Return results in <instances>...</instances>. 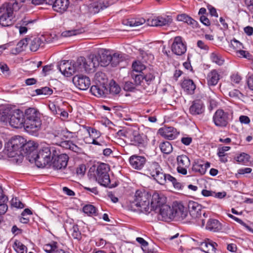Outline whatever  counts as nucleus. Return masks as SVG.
Here are the masks:
<instances>
[{"label": "nucleus", "mask_w": 253, "mask_h": 253, "mask_svg": "<svg viewBox=\"0 0 253 253\" xmlns=\"http://www.w3.org/2000/svg\"><path fill=\"white\" fill-rule=\"evenodd\" d=\"M136 240L141 245L142 250H143L144 248H146V246H148V242L146 241L143 238L141 237H137Z\"/></svg>", "instance_id": "obj_62"}, {"label": "nucleus", "mask_w": 253, "mask_h": 253, "mask_svg": "<svg viewBox=\"0 0 253 253\" xmlns=\"http://www.w3.org/2000/svg\"><path fill=\"white\" fill-rule=\"evenodd\" d=\"M0 24L7 27L12 24L13 13L11 10H8L6 7L1 5L0 7Z\"/></svg>", "instance_id": "obj_14"}, {"label": "nucleus", "mask_w": 253, "mask_h": 253, "mask_svg": "<svg viewBox=\"0 0 253 253\" xmlns=\"http://www.w3.org/2000/svg\"><path fill=\"white\" fill-rule=\"evenodd\" d=\"M188 215L186 208L183 205H179L173 209V218L177 220H182Z\"/></svg>", "instance_id": "obj_25"}, {"label": "nucleus", "mask_w": 253, "mask_h": 253, "mask_svg": "<svg viewBox=\"0 0 253 253\" xmlns=\"http://www.w3.org/2000/svg\"><path fill=\"white\" fill-rule=\"evenodd\" d=\"M71 134L67 128H60L49 134V138L53 144L59 145L63 140L70 137Z\"/></svg>", "instance_id": "obj_9"}, {"label": "nucleus", "mask_w": 253, "mask_h": 253, "mask_svg": "<svg viewBox=\"0 0 253 253\" xmlns=\"http://www.w3.org/2000/svg\"><path fill=\"white\" fill-rule=\"evenodd\" d=\"M90 92L93 95L98 97H105L108 91L107 88L105 86V82L99 84L92 85L90 88Z\"/></svg>", "instance_id": "obj_23"}, {"label": "nucleus", "mask_w": 253, "mask_h": 253, "mask_svg": "<svg viewBox=\"0 0 253 253\" xmlns=\"http://www.w3.org/2000/svg\"><path fill=\"white\" fill-rule=\"evenodd\" d=\"M12 205L17 208H23L24 207V204L17 199H15V200H12Z\"/></svg>", "instance_id": "obj_63"}, {"label": "nucleus", "mask_w": 253, "mask_h": 253, "mask_svg": "<svg viewBox=\"0 0 253 253\" xmlns=\"http://www.w3.org/2000/svg\"><path fill=\"white\" fill-rule=\"evenodd\" d=\"M130 144L138 147H145L147 143V137L143 134L134 132L130 137Z\"/></svg>", "instance_id": "obj_21"}, {"label": "nucleus", "mask_w": 253, "mask_h": 253, "mask_svg": "<svg viewBox=\"0 0 253 253\" xmlns=\"http://www.w3.org/2000/svg\"><path fill=\"white\" fill-rule=\"evenodd\" d=\"M146 158L144 156L134 155L129 159L131 167L134 169L140 170L146 163Z\"/></svg>", "instance_id": "obj_22"}, {"label": "nucleus", "mask_w": 253, "mask_h": 253, "mask_svg": "<svg viewBox=\"0 0 253 253\" xmlns=\"http://www.w3.org/2000/svg\"><path fill=\"white\" fill-rule=\"evenodd\" d=\"M250 159V156L249 155L243 153L237 157L236 160L239 163L245 164L249 161Z\"/></svg>", "instance_id": "obj_47"}, {"label": "nucleus", "mask_w": 253, "mask_h": 253, "mask_svg": "<svg viewBox=\"0 0 253 253\" xmlns=\"http://www.w3.org/2000/svg\"><path fill=\"white\" fill-rule=\"evenodd\" d=\"M186 23L192 28H197L199 26L198 22L189 16H188Z\"/></svg>", "instance_id": "obj_53"}, {"label": "nucleus", "mask_w": 253, "mask_h": 253, "mask_svg": "<svg viewBox=\"0 0 253 253\" xmlns=\"http://www.w3.org/2000/svg\"><path fill=\"white\" fill-rule=\"evenodd\" d=\"M173 209L166 204L164 205L157 211V213H159L158 219L165 221H169L173 219Z\"/></svg>", "instance_id": "obj_15"}, {"label": "nucleus", "mask_w": 253, "mask_h": 253, "mask_svg": "<svg viewBox=\"0 0 253 253\" xmlns=\"http://www.w3.org/2000/svg\"><path fill=\"white\" fill-rule=\"evenodd\" d=\"M34 159L38 168H44L49 165L54 169H65L69 160L68 156L61 153L59 149L53 146L47 145L39 151Z\"/></svg>", "instance_id": "obj_1"}, {"label": "nucleus", "mask_w": 253, "mask_h": 253, "mask_svg": "<svg viewBox=\"0 0 253 253\" xmlns=\"http://www.w3.org/2000/svg\"><path fill=\"white\" fill-rule=\"evenodd\" d=\"M211 58L212 61L219 65H221L223 63L224 60L221 58L220 55L215 52L211 54Z\"/></svg>", "instance_id": "obj_50"}, {"label": "nucleus", "mask_w": 253, "mask_h": 253, "mask_svg": "<svg viewBox=\"0 0 253 253\" xmlns=\"http://www.w3.org/2000/svg\"><path fill=\"white\" fill-rule=\"evenodd\" d=\"M83 211L88 215H95L96 208L92 205H87L84 207Z\"/></svg>", "instance_id": "obj_43"}, {"label": "nucleus", "mask_w": 253, "mask_h": 253, "mask_svg": "<svg viewBox=\"0 0 253 253\" xmlns=\"http://www.w3.org/2000/svg\"><path fill=\"white\" fill-rule=\"evenodd\" d=\"M131 77L133 79L135 85H141L144 82V75L141 74H136L134 72L130 73Z\"/></svg>", "instance_id": "obj_39"}, {"label": "nucleus", "mask_w": 253, "mask_h": 253, "mask_svg": "<svg viewBox=\"0 0 253 253\" xmlns=\"http://www.w3.org/2000/svg\"><path fill=\"white\" fill-rule=\"evenodd\" d=\"M10 125L14 128H21L25 124L23 112L19 109L13 110L9 114Z\"/></svg>", "instance_id": "obj_11"}, {"label": "nucleus", "mask_w": 253, "mask_h": 253, "mask_svg": "<svg viewBox=\"0 0 253 253\" xmlns=\"http://www.w3.org/2000/svg\"><path fill=\"white\" fill-rule=\"evenodd\" d=\"M159 132L161 135L169 140L174 139L176 135V129L171 126L161 128L159 129Z\"/></svg>", "instance_id": "obj_28"}, {"label": "nucleus", "mask_w": 253, "mask_h": 253, "mask_svg": "<svg viewBox=\"0 0 253 253\" xmlns=\"http://www.w3.org/2000/svg\"><path fill=\"white\" fill-rule=\"evenodd\" d=\"M206 229L210 231L217 232L222 229V225L218 220L211 218L207 222Z\"/></svg>", "instance_id": "obj_29"}, {"label": "nucleus", "mask_w": 253, "mask_h": 253, "mask_svg": "<svg viewBox=\"0 0 253 253\" xmlns=\"http://www.w3.org/2000/svg\"><path fill=\"white\" fill-rule=\"evenodd\" d=\"M13 248L17 253H27V248L20 242L16 240L13 245Z\"/></svg>", "instance_id": "obj_40"}, {"label": "nucleus", "mask_w": 253, "mask_h": 253, "mask_svg": "<svg viewBox=\"0 0 253 253\" xmlns=\"http://www.w3.org/2000/svg\"><path fill=\"white\" fill-rule=\"evenodd\" d=\"M188 208L189 214L192 218L196 219L198 221V223L201 226H204L205 219L203 217L207 218L208 214L205 211L202 210V206L197 202L190 201L188 203Z\"/></svg>", "instance_id": "obj_7"}, {"label": "nucleus", "mask_w": 253, "mask_h": 253, "mask_svg": "<svg viewBox=\"0 0 253 253\" xmlns=\"http://www.w3.org/2000/svg\"><path fill=\"white\" fill-rule=\"evenodd\" d=\"M4 7H6L8 10H11L13 14L14 11L18 10L22 6V3H19L17 1H15V0H12L9 3H5L2 4Z\"/></svg>", "instance_id": "obj_37"}, {"label": "nucleus", "mask_w": 253, "mask_h": 253, "mask_svg": "<svg viewBox=\"0 0 253 253\" xmlns=\"http://www.w3.org/2000/svg\"><path fill=\"white\" fill-rule=\"evenodd\" d=\"M56 244L57 243L55 242L46 244L43 246V250L47 253H53L57 249Z\"/></svg>", "instance_id": "obj_44"}, {"label": "nucleus", "mask_w": 253, "mask_h": 253, "mask_svg": "<svg viewBox=\"0 0 253 253\" xmlns=\"http://www.w3.org/2000/svg\"><path fill=\"white\" fill-rule=\"evenodd\" d=\"M86 170L85 166L84 165H81L77 168L76 172L78 175L83 176L84 175Z\"/></svg>", "instance_id": "obj_60"}, {"label": "nucleus", "mask_w": 253, "mask_h": 253, "mask_svg": "<svg viewBox=\"0 0 253 253\" xmlns=\"http://www.w3.org/2000/svg\"><path fill=\"white\" fill-rule=\"evenodd\" d=\"M120 90L121 88L116 83L114 82L113 84H110L109 91L111 93L117 94L120 92Z\"/></svg>", "instance_id": "obj_51"}, {"label": "nucleus", "mask_w": 253, "mask_h": 253, "mask_svg": "<svg viewBox=\"0 0 253 253\" xmlns=\"http://www.w3.org/2000/svg\"><path fill=\"white\" fill-rule=\"evenodd\" d=\"M150 197L151 195L145 191L137 190L133 201L130 202V207L131 210L146 214L149 213Z\"/></svg>", "instance_id": "obj_4"}, {"label": "nucleus", "mask_w": 253, "mask_h": 253, "mask_svg": "<svg viewBox=\"0 0 253 253\" xmlns=\"http://www.w3.org/2000/svg\"><path fill=\"white\" fill-rule=\"evenodd\" d=\"M197 245L200 246L202 250L206 253H216L217 244L209 238H206L204 241L197 242Z\"/></svg>", "instance_id": "obj_20"}, {"label": "nucleus", "mask_w": 253, "mask_h": 253, "mask_svg": "<svg viewBox=\"0 0 253 253\" xmlns=\"http://www.w3.org/2000/svg\"><path fill=\"white\" fill-rule=\"evenodd\" d=\"M24 116L25 127L28 132L33 134L41 129V114L37 109L29 108L26 109Z\"/></svg>", "instance_id": "obj_3"}, {"label": "nucleus", "mask_w": 253, "mask_h": 253, "mask_svg": "<svg viewBox=\"0 0 253 253\" xmlns=\"http://www.w3.org/2000/svg\"><path fill=\"white\" fill-rule=\"evenodd\" d=\"M32 214V212L29 209H25L21 213V217L20 218L19 220L21 223H27L29 221V218L28 216Z\"/></svg>", "instance_id": "obj_41"}, {"label": "nucleus", "mask_w": 253, "mask_h": 253, "mask_svg": "<svg viewBox=\"0 0 253 253\" xmlns=\"http://www.w3.org/2000/svg\"><path fill=\"white\" fill-rule=\"evenodd\" d=\"M192 170L201 174H204L206 172V168L204 166V162L197 161L193 165Z\"/></svg>", "instance_id": "obj_36"}, {"label": "nucleus", "mask_w": 253, "mask_h": 253, "mask_svg": "<svg viewBox=\"0 0 253 253\" xmlns=\"http://www.w3.org/2000/svg\"><path fill=\"white\" fill-rule=\"evenodd\" d=\"M72 236L74 238L79 240L81 238V234L77 225H74L70 229Z\"/></svg>", "instance_id": "obj_48"}, {"label": "nucleus", "mask_w": 253, "mask_h": 253, "mask_svg": "<svg viewBox=\"0 0 253 253\" xmlns=\"http://www.w3.org/2000/svg\"><path fill=\"white\" fill-rule=\"evenodd\" d=\"M80 32L78 30L66 31L62 33L61 35L64 37H70L74 35H76L79 34Z\"/></svg>", "instance_id": "obj_54"}, {"label": "nucleus", "mask_w": 253, "mask_h": 253, "mask_svg": "<svg viewBox=\"0 0 253 253\" xmlns=\"http://www.w3.org/2000/svg\"><path fill=\"white\" fill-rule=\"evenodd\" d=\"M29 39L26 38L20 41L17 44L15 48L11 50V54L16 55L23 51L28 44Z\"/></svg>", "instance_id": "obj_32"}, {"label": "nucleus", "mask_w": 253, "mask_h": 253, "mask_svg": "<svg viewBox=\"0 0 253 253\" xmlns=\"http://www.w3.org/2000/svg\"><path fill=\"white\" fill-rule=\"evenodd\" d=\"M37 147V144L34 142H25L22 149L20 150V153H18V156H26L27 159L30 162H35L36 163V161L34 159H35V157L39 154V152H37L36 151Z\"/></svg>", "instance_id": "obj_8"}, {"label": "nucleus", "mask_w": 253, "mask_h": 253, "mask_svg": "<svg viewBox=\"0 0 253 253\" xmlns=\"http://www.w3.org/2000/svg\"><path fill=\"white\" fill-rule=\"evenodd\" d=\"M166 202L167 198L163 194L154 192L152 196L151 206H150V212L153 211L157 213L159 209L165 205Z\"/></svg>", "instance_id": "obj_13"}, {"label": "nucleus", "mask_w": 253, "mask_h": 253, "mask_svg": "<svg viewBox=\"0 0 253 253\" xmlns=\"http://www.w3.org/2000/svg\"><path fill=\"white\" fill-rule=\"evenodd\" d=\"M35 92L37 95H51L53 91L52 89L48 87H44L42 88L36 89Z\"/></svg>", "instance_id": "obj_46"}, {"label": "nucleus", "mask_w": 253, "mask_h": 253, "mask_svg": "<svg viewBox=\"0 0 253 253\" xmlns=\"http://www.w3.org/2000/svg\"><path fill=\"white\" fill-rule=\"evenodd\" d=\"M160 149L161 152L166 154H169L172 151V147L169 141H164L159 145Z\"/></svg>", "instance_id": "obj_38"}, {"label": "nucleus", "mask_w": 253, "mask_h": 253, "mask_svg": "<svg viewBox=\"0 0 253 253\" xmlns=\"http://www.w3.org/2000/svg\"><path fill=\"white\" fill-rule=\"evenodd\" d=\"M145 23V20L141 19H130L124 20L123 21V24L130 27H136L142 25Z\"/></svg>", "instance_id": "obj_35"}, {"label": "nucleus", "mask_w": 253, "mask_h": 253, "mask_svg": "<svg viewBox=\"0 0 253 253\" xmlns=\"http://www.w3.org/2000/svg\"><path fill=\"white\" fill-rule=\"evenodd\" d=\"M73 84L81 90H86L90 85L89 78L82 75H76L73 78Z\"/></svg>", "instance_id": "obj_16"}, {"label": "nucleus", "mask_w": 253, "mask_h": 253, "mask_svg": "<svg viewBox=\"0 0 253 253\" xmlns=\"http://www.w3.org/2000/svg\"><path fill=\"white\" fill-rule=\"evenodd\" d=\"M28 42L30 41V48L32 51H36L42 45V41L40 38H28Z\"/></svg>", "instance_id": "obj_34"}, {"label": "nucleus", "mask_w": 253, "mask_h": 253, "mask_svg": "<svg viewBox=\"0 0 253 253\" xmlns=\"http://www.w3.org/2000/svg\"><path fill=\"white\" fill-rule=\"evenodd\" d=\"M110 170L109 166L105 163H101L98 165L94 176L96 180L101 185L109 188L114 187L111 184V180L108 173Z\"/></svg>", "instance_id": "obj_5"}, {"label": "nucleus", "mask_w": 253, "mask_h": 253, "mask_svg": "<svg viewBox=\"0 0 253 253\" xmlns=\"http://www.w3.org/2000/svg\"><path fill=\"white\" fill-rule=\"evenodd\" d=\"M132 71L136 74H140L141 71L144 69V67L140 62L135 61L132 65Z\"/></svg>", "instance_id": "obj_45"}, {"label": "nucleus", "mask_w": 253, "mask_h": 253, "mask_svg": "<svg viewBox=\"0 0 253 253\" xmlns=\"http://www.w3.org/2000/svg\"><path fill=\"white\" fill-rule=\"evenodd\" d=\"M171 50L177 55H181L186 51V45L183 42L182 38L180 36L175 37L171 45Z\"/></svg>", "instance_id": "obj_17"}, {"label": "nucleus", "mask_w": 253, "mask_h": 253, "mask_svg": "<svg viewBox=\"0 0 253 253\" xmlns=\"http://www.w3.org/2000/svg\"><path fill=\"white\" fill-rule=\"evenodd\" d=\"M72 144V142L69 140H63V141L59 145L65 148L68 149L69 150L71 149V145Z\"/></svg>", "instance_id": "obj_59"}, {"label": "nucleus", "mask_w": 253, "mask_h": 253, "mask_svg": "<svg viewBox=\"0 0 253 253\" xmlns=\"http://www.w3.org/2000/svg\"><path fill=\"white\" fill-rule=\"evenodd\" d=\"M230 149V147L229 146H223L221 148H219L218 149V153H217L218 156L219 157L225 156V152L226 151L229 150Z\"/></svg>", "instance_id": "obj_57"}, {"label": "nucleus", "mask_w": 253, "mask_h": 253, "mask_svg": "<svg viewBox=\"0 0 253 253\" xmlns=\"http://www.w3.org/2000/svg\"><path fill=\"white\" fill-rule=\"evenodd\" d=\"M143 251L146 253H157L158 251L156 249L151 247L148 245V246L146 247V248H144Z\"/></svg>", "instance_id": "obj_64"}, {"label": "nucleus", "mask_w": 253, "mask_h": 253, "mask_svg": "<svg viewBox=\"0 0 253 253\" xmlns=\"http://www.w3.org/2000/svg\"><path fill=\"white\" fill-rule=\"evenodd\" d=\"M189 112L193 115L202 114L204 112V104L201 100H196L189 108Z\"/></svg>", "instance_id": "obj_24"}, {"label": "nucleus", "mask_w": 253, "mask_h": 253, "mask_svg": "<svg viewBox=\"0 0 253 253\" xmlns=\"http://www.w3.org/2000/svg\"><path fill=\"white\" fill-rule=\"evenodd\" d=\"M146 171L160 184L164 185L166 183V177L168 174L163 171L158 163L156 162L148 163Z\"/></svg>", "instance_id": "obj_6"}, {"label": "nucleus", "mask_w": 253, "mask_h": 253, "mask_svg": "<svg viewBox=\"0 0 253 253\" xmlns=\"http://www.w3.org/2000/svg\"><path fill=\"white\" fill-rule=\"evenodd\" d=\"M166 178V182L167 181H169V182H171L173 186L177 188V189H180L181 184L180 183L177 181V180L173 177V176H171L170 174H168Z\"/></svg>", "instance_id": "obj_49"}, {"label": "nucleus", "mask_w": 253, "mask_h": 253, "mask_svg": "<svg viewBox=\"0 0 253 253\" xmlns=\"http://www.w3.org/2000/svg\"><path fill=\"white\" fill-rule=\"evenodd\" d=\"M110 64L112 66H116L120 61H122V56H120L119 54L114 53L113 55H111Z\"/></svg>", "instance_id": "obj_42"}, {"label": "nucleus", "mask_w": 253, "mask_h": 253, "mask_svg": "<svg viewBox=\"0 0 253 253\" xmlns=\"http://www.w3.org/2000/svg\"><path fill=\"white\" fill-rule=\"evenodd\" d=\"M176 160L178 165L177 171L183 175L186 174L187 169L190 166V161L189 158L185 155H182L178 156Z\"/></svg>", "instance_id": "obj_18"}, {"label": "nucleus", "mask_w": 253, "mask_h": 253, "mask_svg": "<svg viewBox=\"0 0 253 253\" xmlns=\"http://www.w3.org/2000/svg\"><path fill=\"white\" fill-rule=\"evenodd\" d=\"M181 86L184 91L189 94H193L196 89V85L190 79L184 80L181 84Z\"/></svg>", "instance_id": "obj_31"}, {"label": "nucleus", "mask_w": 253, "mask_h": 253, "mask_svg": "<svg viewBox=\"0 0 253 253\" xmlns=\"http://www.w3.org/2000/svg\"><path fill=\"white\" fill-rule=\"evenodd\" d=\"M26 141L23 137L20 136H16L11 139L7 145L9 147L8 151L11 153L10 155L12 157L18 155Z\"/></svg>", "instance_id": "obj_10"}, {"label": "nucleus", "mask_w": 253, "mask_h": 253, "mask_svg": "<svg viewBox=\"0 0 253 253\" xmlns=\"http://www.w3.org/2000/svg\"><path fill=\"white\" fill-rule=\"evenodd\" d=\"M97 58L98 65L97 67L100 65L101 66L105 67L110 64L111 54H108L107 52L102 53L98 56L95 55Z\"/></svg>", "instance_id": "obj_30"}, {"label": "nucleus", "mask_w": 253, "mask_h": 253, "mask_svg": "<svg viewBox=\"0 0 253 253\" xmlns=\"http://www.w3.org/2000/svg\"><path fill=\"white\" fill-rule=\"evenodd\" d=\"M88 131L90 136H91L93 139L98 138L100 136V132L95 128H89Z\"/></svg>", "instance_id": "obj_52"}, {"label": "nucleus", "mask_w": 253, "mask_h": 253, "mask_svg": "<svg viewBox=\"0 0 253 253\" xmlns=\"http://www.w3.org/2000/svg\"><path fill=\"white\" fill-rule=\"evenodd\" d=\"M242 78L238 74H233L231 76V81L232 83L238 84Z\"/></svg>", "instance_id": "obj_61"}, {"label": "nucleus", "mask_w": 253, "mask_h": 253, "mask_svg": "<svg viewBox=\"0 0 253 253\" xmlns=\"http://www.w3.org/2000/svg\"><path fill=\"white\" fill-rule=\"evenodd\" d=\"M52 0H32V3L34 5H40L45 3L47 5H49L50 3H52Z\"/></svg>", "instance_id": "obj_56"}, {"label": "nucleus", "mask_w": 253, "mask_h": 253, "mask_svg": "<svg viewBox=\"0 0 253 253\" xmlns=\"http://www.w3.org/2000/svg\"><path fill=\"white\" fill-rule=\"evenodd\" d=\"M148 24L151 26H163L169 25L171 22V20L168 17L166 18L159 16L151 20H148Z\"/></svg>", "instance_id": "obj_27"}, {"label": "nucleus", "mask_w": 253, "mask_h": 253, "mask_svg": "<svg viewBox=\"0 0 253 253\" xmlns=\"http://www.w3.org/2000/svg\"><path fill=\"white\" fill-rule=\"evenodd\" d=\"M52 3H50V5H52L54 10L62 12L65 11L69 5L68 0H52Z\"/></svg>", "instance_id": "obj_26"}, {"label": "nucleus", "mask_w": 253, "mask_h": 253, "mask_svg": "<svg viewBox=\"0 0 253 253\" xmlns=\"http://www.w3.org/2000/svg\"><path fill=\"white\" fill-rule=\"evenodd\" d=\"M98 62L94 54L89 55L87 58L81 56L76 61H62L57 66L60 72L66 77L76 73L93 72Z\"/></svg>", "instance_id": "obj_2"}, {"label": "nucleus", "mask_w": 253, "mask_h": 253, "mask_svg": "<svg viewBox=\"0 0 253 253\" xmlns=\"http://www.w3.org/2000/svg\"><path fill=\"white\" fill-rule=\"evenodd\" d=\"M219 80V75L216 70H212L207 76L208 84L209 86L215 85Z\"/></svg>", "instance_id": "obj_33"}, {"label": "nucleus", "mask_w": 253, "mask_h": 253, "mask_svg": "<svg viewBox=\"0 0 253 253\" xmlns=\"http://www.w3.org/2000/svg\"><path fill=\"white\" fill-rule=\"evenodd\" d=\"M237 53L238 54V56L240 57H244L246 58L249 59L251 56L250 53L248 51L246 50L240 49L237 51Z\"/></svg>", "instance_id": "obj_55"}, {"label": "nucleus", "mask_w": 253, "mask_h": 253, "mask_svg": "<svg viewBox=\"0 0 253 253\" xmlns=\"http://www.w3.org/2000/svg\"><path fill=\"white\" fill-rule=\"evenodd\" d=\"M135 88V84L133 83L130 82H126L125 83L124 88L127 91H131Z\"/></svg>", "instance_id": "obj_58"}, {"label": "nucleus", "mask_w": 253, "mask_h": 253, "mask_svg": "<svg viewBox=\"0 0 253 253\" xmlns=\"http://www.w3.org/2000/svg\"><path fill=\"white\" fill-rule=\"evenodd\" d=\"M110 5V3L107 0H98L90 3L88 5V10L90 13L96 14Z\"/></svg>", "instance_id": "obj_19"}, {"label": "nucleus", "mask_w": 253, "mask_h": 253, "mask_svg": "<svg viewBox=\"0 0 253 253\" xmlns=\"http://www.w3.org/2000/svg\"><path fill=\"white\" fill-rule=\"evenodd\" d=\"M212 119L216 126L224 128L229 124V114L222 109H218L215 112Z\"/></svg>", "instance_id": "obj_12"}]
</instances>
